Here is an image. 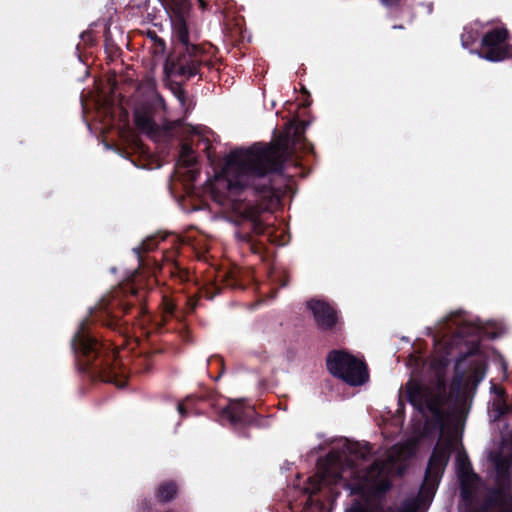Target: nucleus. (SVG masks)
Here are the masks:
<instances>
[{"label": "nucleus", "instance_id": "9d476101", "mask_svg": "<svg viewBox=\"0 0 512 512\" xmlns=\"http://www.w3.org/2000/svg\"><path fill=\"white\" fill-rule=\"evenodd\" d=\"M135 121L137 126L145 132H150L153 128V123L150 117L146 114L136 113Z\"/></svg>", "mask_w": 512, "mask_h": 512}, {"label": "nucleus", "instance_id": "f03ea898", "mask_svg": "<svg viewBox=\"0 0 512 512\" xmlns=\"http://www.w3.org/2000/svg\"><path fill=\"white\" fill-rule=\"evenodd\" d=\"M413 454V443L395 446L387 456L385 463H376L368 472L363 488L384 490L388 487V476L392 473H401L403 464Z\"/></svg>", "mask_w": 512, "mask_h": 512}, {"label": "nucleus", "instance_id": "ddd939ff", "mask_svg": "<svg viewBox=\"0 0 512 512\" xmlns=\"http://www.w3.org/2000/svg\"><path fill=\"white\" fill-rule=\"evenodd\" d=\"M410 399L411 401L414 403V404H418V399H417V396L416 395H410Z\"/></svg>", "mask_w": 512, "mask_h": 512}, {"label": "nucleus", "instance_id": "423d86ee", "mask_svg": "<svg viewBox=\"0 0 512 512\" xmlns=\"http://www.w3.org/2000/svg\"><path fill=\"white\" fill-rule=\"evenodd\" d=\"M308 307L313 312L318 325L323 328H330L336 321L335 312L326 303L319 300H311Z\"/></svg>", "mask_w": 512, "mask_h": 512}, {"label": "nucleus", "instance_id": "6e6552de", "mask_svg": "<svg viewBox=\"0 0 512 512\" xmlns=\"http://www.w3.org/2000/svg\"><path fill=\"white\" fill-rule=\"evenodd\" d=\"M494 399L492 402V408L490 410V416L497 419L505 411V399L504 391L501 388L494 387Z\"/></svg>", "mask_w": 512, "mask_h": 512}, {"label": "nucleus", "instance_id": "2eb2a0df", "mask_svg": "<svg viewBox=\"0 0 512 512\" xmlns=\"http://www.w3.org/2000/svg\"><path fill=\"white\" fill-rule=\"evenodd\" d=\"M329 473H330V472H327V474H325V475L323 476V479H322V480H323V482H328V481H329V479H328V478H329Z\"/></svg>", "mask_w": 512, "mask_h": 512}, {"label": "nucleus", "instance_id": "4468645a", "mask_svg": "<svg viewBox=\"0 0 512 512\" xmlns=\"http://www.w3.org/2000/svg\"><path fill=\"white\" fill-rule=\"evenodd\" d=\"M396 1H397V0H382V2H383L384 4H387V5L393 4V3H395Z\"/></svg>", "mask_w": 512, "mask_h": 512}, {"label": "nucleus", "instance_id": "a211bd4d", "mask_svg": "<svg viewBox=\"0 0 512 512\" xmlns=\"http://www.w3.org/2000/svg\"><path fill=\"white\" fill-rule=\"evenodd\" d=\"M116 385L119 386V387H124L125 384H124V382H121V383L117 382Z\"/></svg>", "mask_w": 512, "mask_h": 512}, {"label": "nucleus", "instance_id": "1a4fd4ad", "mask_svg": "<svg viewBox=\"0 0 512 512\" xmlns=\"http://www.w3.org/2000/svg\"><path fill=\"white\" fill-rule=\"evenodd\" d=\"M225 414L229 416L231 422H237L242 419V408L238 401H233L225 410Z\"/></svg>", "mask_w": 512, "mask_h": 512}, {"label": "nucleus", "instance_id": "7ed1b4c3", "mask_svg": "<svg viewBox=\"0 0 512 512\" xmlns=\"http://www.w3.org/2000/svg\"><path fill=\"white\" fill-rule=\"evenodd\" d=\"M329 371L350 385H361L368 374L365 365L344 352H333L328 358Z\"/></svg>", "mask_w": 512, "mask_h": 512}, {"label": "nucleus", "instance_id": "9b49d317", "mask_svg": "<svg viewBox=\"0 0 512 512\" xmlns=\"http://www.w3.org/2000/svg\"><path fill=\"white\" fill-rule=\"evenodd\" d=\"M176 494V487L173 484H166L159 489V497L162 500H170Z\"/></svg>", "mask_w": 512, "mask_h": 512}, {"label": "nucleus", "instance_id": "0eeeda50", "mask_svg": "<svg viewBox=\"0 0 512 512\" xmlns=\"http://www.w3.org/2000/svg\"><path fill=\"white\" fill-rule=\"evenodd\" d=\"M444 389L438 388L437 392H431L427 391L422 396V402H419L420 408L424 409L427 408L430 410L434 415L438 416L441 413V406L444 401Z\"/></svg>", "mask_w": 512, "mask_h": 512}, {"label": "nucleus", "instance_id": "39448f33", "mask_svg": "<svg viewBox=\"0 0 512 512\" xmlns=\"http://www.w3.org/2000/svg\"><path fill=\"white\" fill-rule=\"evenodd\" d=\"M448 448L437 446L435 449L426 473V478L424 482V488L429 491V493H433L438 480L440 478V475L448 461Z\"/></svg>", "mask_w": 512, "mask_h": 512}, {"label": "nucleus", "instance_id": "20e7f679", "mask_svg": "<svg viewBox=\"0 0 512 512\" xmlns=\"http://www.w3.org/2000/svg\"><path fill=\"white\" fill-rule=\"evenodd\" d=\"M507 30L498 28L488 32L482 39V46L486 49L485 58L490 61H500L509 55L506 46L503 45Z\"/></svg>", "mask_w": 512, "mask_h": 512}, {"label": "nucleus", "instance_id": "dca6fc26", "mask_svg": "<svg viewBox=\"0 0 512 512\" xmlns=\"http://www.w3.org/2000/svg\"><path fill=\"white\" fill-rule=\"evenodd\" d=\"M458 461H459V463L462 465V468H463V470H464V469H465V464H464V460H463V458H462L461 456L459 457V460H458Z\"/></svg>", "mask_w": 512, "mask_h": 512}, {"label": "nucleus", "instance_id": "f257e3e1", "mask_svg": "<svg viewBox=\"0 0 512 512\" xmlns=\"http://www.w3.org/2000/svg\"><path fill=\"white\" fill-rule=\"evenodd\" d=\"M283 157L284 150L278 143L232 153L224 171L228 186L253 184L256 178L276 169Z\"/></svg>", "mask_w": 512, "mask_h": 512}, {"label": "nucleus", "instance_id": "f8f14e48", "mask_svg": "<svg viewBox=\"0 0 512 512\" xmlns=\"http://www.w3.org/2000/svg\"><path fill=\"white\" fill-rule=\"evenodd\" d=\"M178 98L182 104H184V93L182 91L179 92Z\"/></svg>", "mask_w": 512, "mask_h": 512}, {"label": "nucleus", "instance_id": "f3484780", "mask_svg": "<svg viewBox=\"0 0 512 512\" xmlns=\"http://www.w3.org/2000/svg\"><path fill=\"white\" fill-rule=\"evenodd\" d=\"M178 410H179V412H180V413H182V414L184 413V410H183V406H182V405H179V406H178Z\"/></svg>", "mask_w": 512, "mask_h": 512}]
</instances>
